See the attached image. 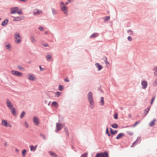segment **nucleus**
I'll use <instances>...</instances> for the list:
<instances>
[{"instance_id": "nucleus-51", "label": "nucleus", "mask_w": 157, "mask_h": 157, "mask_svg": "<svg viewBox=\"0 0 157 157\" xmlns=\"http://www.w3.org/2000/svg\"><path fill=\"white\" fill-rule=\"evenodd\" d=\"M52 11L54 14H55L56 13V11L55 10H52Z\"/></svg>"}, {"instance_id": "nucleus-38", "label": "nucleus", "mask_w": 157, "mask_h": 157, "mask_svg": "<svg viewBox=\"0 0 157 157\" xmlns=\"http://www.w3.org/2000/svg\"><path fill=\"white\" fill-rule=\"evenodd\" d=\"M16 12L19 15H21L22 14V12L21 10H17Z\"/></svg>"}, {"instance_id": "nucleus-58", "label": "nucleus", "mask_w": 157, "mask_h": 157, "mask_svg": "<svg viewBox=\"0 0 157 157\" xmlns=\"http://www.w3.org/2000/svg\"><path fill=\"white\" fill-rule=\"evenodd\" d=\"M44 46H48L47 45H44Z\"/></svg>"}, {"instance_id": "nucleus-22", "label": "nucleus", "mask_w": 157, "mask_h": 157, "mask_svg": "<svg viewBox=\"0 0 157 157\" xmlns=\"http://www.w3.org/2000/svg\"><path fill=\"white\" fill-rule=\"evenodd\" d=\"M110 132L111 133V134H113V135H114L115 134H116L117 132V130H115L113 131L112 128L110 129Z\"/></svg>"}, {"instance_id": "nucleus-8", "label": "nucleus", "mask_w": 157, "mask_h": 157, "mask_svg": "<svg viewBox=\"0 0 157 157\" xmlns=\"http://www.w3.org/2000/svg\"><path fill=\"white\" fill-rule=\"evenodd\" d=\"M18 8L17 7H12L10 8V13L14 14L16 13L18 10Z\"/></svg>"}, {"instance_id": "nucleus-35", "label": "nucleus", "mask_w": 157, "mask_h": 157, "mask_svg": "<svg viewBox=\"0 0 157 157\" xmlns=\"http://www.w3.org/2000/svg\"><path fill=\"white\" fill-rule=\"evenodd\" d=\"M101 105H104V98L103 97H102L101 98Z\"/></svg>"}, {"instance_id": "nucleus-20", "label": "nucleus", "mask_w": 157, "mask_h": 157, "mask_svg": "<svg viewBox=\"0 0 157 157\" xmlns=\"http://www.w3.org/2000/svg\"><path fill=\"white\" fill-rule=\"evenodd\" d=\"M10 109L11 110L12 114L14 115H16V112L15 108L13 107L12 108H11Z\"/></svg>"}, {"instance_id": "nucleus-1", "label": "nucleus", "mask_w": 157, "mask_h": 157, "mask_svg": "<svg viewBox=\"0 0 157 157\" xmlns=\"http://www.w3.org/2000/svg\"><path fill=\"white\" fill-rule=\"evenodd\" d=\"M87 98L89 101L90 107L93 109L94 106V103L93 99V94L91 92H89L87 95Z\"/></svg>"}, {"instance_id": "nucleus-14", "label": "nucleus", "mask_w": 157, "mask_h": 157, "mask_svg": "<svg viewBox=\"0 0 157 157\" xmlns=\"http://www.w3.org/2000/svg\"><path fill=\"white\" fill-rule=\"evenodd\" d=\"M27 78L31 81H34L35 79V76L32 74H29L27 75Z\"/></svg>"}, {"instance_id": "nucleus-7", "label": "nucleus", "mask_w": 157, "mask_h": 157, "mask_svg": "<svg viewBox=\"0 0 157 157\" xmlns=\"http://www.w3.org/2000/svg\"><path fill=\"white\" fill-rule=\"evenodd\" d=\"M6 104L7 107L9 109L12 108L13 107L12 104L9 99H7L6 100Z\"/></svg>"}, {"instance_id": "nucleus-3", "label": "nucleus", "mask_w": 157, "mask_h": 157, "mask_svg": "<svg viewBox=\"0 0 157 157\" xmlns=\"http://www.w3.org/2000/svg\"><path fill=\"white\" fill-rule=\"evenodd\" d=\"M15 38V42L17 43H19L21 41V36H20L19 33H16L14 35Z\"/></svg>"}, {"instance_id": "nucleus-46", "label": "nucleus", "mask_w": 157, "mask_h": 157, "mask_svg": "<svg viewBox=\"0 0 157 157\" xmlns=\"http://www.w3.org/2000/svg\"><path fill=\"white\" fill-rule=\"evenodd\" d=\"M127 133L130 136H132L133 135V133L130 132H127Z\"/></svg>"}, {"instance_id": "nucleus-37", "label": "nucleus", "mask_w": 157, "mask_h": 157, "mask_svg": "<svg viewBox=\"0 0 157 157\" xmlns=\"http://www.w3.org/2000/svg\"><path fill=\"white\" fill-rule=\"evenodd\" d=\"M51 56L50 55H48L46 56V58L48 59V60L51 58Z\"/></svg>"}, {"instance_id": "nucleus-36", "label": "nucleus", "mask_w": 157, "mask_h": 157, "mask_svg": "<svg viewBox=\"0 0 157 157\" xmlns=\"http://www.w3.org/2000/svg\"><path fill=\"white\" fill-rule=\"evenodd\" d=\"M24 125L25 126V127L26 128H27L29 127V124H28V123H27V122L26 121H25V123H24Z\"/></svg>"}, {"instance_id": "nucleus-50", "label": "nucleus", "mask_w": 157, "mask_h": 157, "mask_svg": "<svg viewBox=\"0 0 157 157\" xmlns=\"http://www.w3.org/2000/svg\"><path fill=\"white\" fill-rule=\"evenodd\" d=\"M106 133L107 134L109 133V131H108V127L107 128L106 131Z\"/></svg>"}, {"instance_id": "nucleus-39", "label": "nucleus", "mask_w": 157, "mask_h": 157, "mask_svg": "<svg viewBox=\"0 0 157 157\" xmlns=\"http://www.w3.org/2000/svg\"><path fill=\"white\" fill-rule=\"evenodd\" d=\"M110 19V17L109 16H107L105 17V18L104 20L105 21H107L109 20Z\"/></svg>"}, {"instance_id": "nucleus-21", "label": "nucleus", "mask_w": 157, "mask_h": 157, "mask_svg": "<svg viewBox=\"0 0 157 157\" xmlns=\"http://www.w3.org/2000/svg\"><path fill=\"white\" fill-rule=\"evenodd\" d=\"M50 155L52 156V157H56L57 155L53 152L51 151H49L48 152Z\"/></svg>"}, {"instance_id": "nucleus-28", "label": "nucleus", "mask_w": 157, "mask_h": 157, "mask_svg": "<svg viewBox=\"0 0 157 157\" xmlns=\"http://www.w3.org/2000/svg\"><path fill=\"white\" fill-rule=\"evenodd\" d=\"M17 68L20 70L23 71L24 70V68L21 66H18L17 67Z\"/></svg>"}, {"instance_id": "nucleus-34", "label": "nucleus", "mask_w": 157, "mask_h": 157, "mask_svg": "<svg viewBox=\"0 0 157 157\" xmlns=\"http://www.w3.org/2000/svg\"><path fill=\"white\" fill-rule=\"evenodd\" d=\"M25 114V112H23L20 115V118H22L24 117Z\"/></svg>"}, {"instance_id": "nucleus-30", "label": "nucleus", "mask_w": 157, "mask_h": 157, "mask_svg": "<svg viewBox=\"0 0 157 157\" xmlns=\"http://www.w3.org/2000/svg\"><path fill=\"white\" fill-rule=\"evenodd\" d=\"M63 88V86L61 85H59V86L58 89L60 91L62 90Z\"/></svg>"}, {"instance_id": "nucleus-17", "label": "nucleus", "mask_w": 157, "mask_h": 157, "mask_svg": "<svg viewBox=\"0 0 157 157\" xmlns=\"http://www.w3.org/2000/svg\"><path fill=\"white\" fill-rule=\"evenodd\" d=\"M156 121V119H154L152 121L149 123V125L150 126H153L155 124Z\"/></svg>"}, {"instance_id": "nucleus-2", "label": "nucleus", "mask_w": 157, "mask_h": 157, "mask_svg": "<svg viewBox=\"0 0 157 157\" xmlns=\"http://www.w3.org/2000/svg\"><path fill=\"white\" fill-rule=\"evenodd\" d=\"M1 125L5 127L11 128L12 126L11 124L7 121L3 119L2 120Z\"/></svg>"}, {"instance_id": "nucleus-24", "label": "nucleus", "mask_w": 157, "mask_h": 157, "mask_svg": "<svg viewBox=\"0 0 157 157\" xmlns=\"http://www.w3.org/2000/svg\"><path fill=\"white\" fill-rule=\"evenodd\" d=\"M153 70L154 71V75L155 76H157V67H155Z\"/></svg>"}, {"instance_id": "nucleus-32", "label": "nucleus", "mask_w": 157, "mask_h": 157, "mask_svg": "<svg viewBox=\"0 0 157 157\" xmlns=\"http://www.w3.org/2000/svg\"><path fill=\"white\" fill-rule=\"evenodd\" d=\"M31 41L33 43H34L36 41V40L33 36H32L31 37Z\"/></svg>"}, {"instance_id": "nucleus-40", "label": "nucleus", "mask_w": 157, "mask_h": 157, "mask_svg": "<svg viewBox=\"0 0 157 157\" xmlns=\"http://www.w3.org/2000/svg\"><path fill=\"white\" fill-rule=\"evenodd\" d=\"M87 153H86L85 154H83L81 156V157H87Z\"/></svg>"}, {"instance_id": "nucleus-16", "label": "nucleus", "mask_w": 157, "mask_h": 157, "mask_svg": "<svg viewBox=\"0 0 157 157\" xmlns=\"http://www.w3.org/2000/svg\"><path fill=\"white\" fill-rule=\"evenodd\" d=\"M124 134L123 133H120L118 134L116 137V139L119 140L124 136Z\"/></svg>"}, {"instance_id": "nucleus-55", "label": "nucleus", "mask_w": 157, "mask_h": 157, "mask_svg": "<svg viewBox=\"0 0 157 157\" xmlns=\"http://www.w3.org/2000/svg\"><path fill=\"white\" fill-rule=\"evenodd\" d=\"M107 135H108V136H110V134L109 133H108V134H107Z\"/></svg>"}, {"instance_id": "nucleus-44", "label": "nucleus", "mask_w": 157, "mask_h": 157, "mask_svg": "<svg viewBox=\"0 0 157 157\" xmlns=\"http://www.w3.org/2000/svg\"><path fill=\"white\" fill-rule=\"evenodd\" d=\"M114 118L116 119H117L118 118V115L117 113H116L114 115Z\"/></svg>"}, {"instance_id": "nucleus-19", "label": "nucleus", "mask_w": 157, "mask_h": 157, "mask_svg": "<svg viewBox=\"0 0 157 157\" xmlns=\"http://www.w3.org/2000/svg\"><path fill=\"white\" fill-rule=\"evenodd\" d=\"M29 147L30 148L31 151H34L36 150L37 148V146L36 145L35 146H34L33 145H30V146Z\"/></svg>"}, {"instance_id": "nucleus-42", "label": "nucleus", "mask_w": 157, "mask_h": 157, "mask_svg": "<svg viewBox=\"0 0 157 157\" xmlns=\"http://www.w3.org/2000/svg\"><path fill=\"white\" fill-rule=\"evenodd\" d=\"M64 81L65 82H68L69 81V80L68 79V77H67L64 79Z\"/></svg>"}, {"instance_id": "nucleus-12", "label": "nucleus", "mask_w": 157, "mask_h": 157, "mask_svg": "<svg viewBox=\"0 0 157 157\" xmlns=\"http://www.w3.org/2000/svg\"><path fill=\"white\" fill-rule=\"evenodd\" d=\"M62 127L63 125L62 124L59 123H57L56 132H57L60 130L62 128Z\"/></svg>"}, {"instance_id": "nucleus-31", "label": "nucleus", "mask_w": 157, "mask_h": 157, "mask_svg": "<svg viewBox=\"0 0 157 157\" xmlns=\"http://www.w3.org/2000/svg\"><path fill=\"white\" fill-rule=\"evenodd\" d=\"M153 84L154 86H156L157 85V78L153 82Z\"/></svg>"}, {"instance_id": "nucleus-6", "label": "nucleus", "mask_w": 157, "mask_h": 157, "mask_svg": "<svg viewBox=\"0 0 157 157\" xmlns=\"http://www.w3.org/2000/svg\"><path fill=\"white\" fill-rule=\"evenodd\" d=\"M60 7L62 10L63 12L65 14H67V8L65 6L63 2L61 3Z\"/></svg>"}, {"instance_id": "nucleus-4", "label": "nucleus", "mask_w": 157, "mask_h": 157, "mask_svg": "<svg viewBox=\"0 0 157 157\" xmlns=\"http://www.w3.org/2000/svg\"><path fill=\"white\" fill-rule=\"evenodd\" d=\"M12 75L17 76L21 77L23 75V74L20 72L15 70H12L11 72Z\"/></svg>"}, {"instance_id": "nucleus-56", "label": "nucleus", "mask_w": 157, "mask_h": 157, "mask_svg": "<svg viewBox=\"0 0 157 157\" xmlns=\"http://www.w3.org/2000/svg\"><path fill=\"white\" fill-rule=\"evenodd\" d=\"M69 2H71L73 0H68Z\"/></svg>"}, {"instance_id": "nucleus-41", "label": "nucleus", "mask_w": 157, "mask_h": 157, "mask_svg": "<svg viewBox=\"0 0 157 157\" xmlns=\"http://www.w3.org/2000/svg\"><path fill=\"white\" fill-rule=\"evenodd\" d=\"M127 32L128 33H129V34L130 35H132L133 33V32L131 30H128V31Z\"/></svg>"}, {"instance_id": "nucleus-11", "label": "nucleus", "mask_w": 157, "mask_h": 157, "mask_svg": "<svg viewBox=\"0 0 157 157\" xmlns=\"http://www.w3.org/2000/svg\"><path fill=\"white\" fill-rule=\"evenodd\" d=\"M4 47L5 48L8 50H10L11 49V45L8 43H6L4 44Z\"/></svg>"}, {"instance_id": "nucleus-52", "label": "nucleus", "mask_w": 157, "mask_h": 157, "mask_svg": "<svg viewBox=\"0 0 157 157\" xmlns=\"http://www.w3.org/2000/svg\"><path fill=\"white\" fill-rule=\"evenodd\" d=\"M20 1L25 2L27 1V0H19Z\"/></svg>"}, {"instance_id": "nucleus-5", "label": "nucleus", "mask_w": 157, "mask_h": 157, "mask_svg": "<svg viewBox=\"0 0 157 157\" xmlns=\"http://www.w3.org/2000/svg\"><path fill=\"white\" fill-rule=\"evenodd\" d=\"M95 157H109L108 154L106 152H101L96 154Z\"/></svg>"}, {"instance_id": "nucleus-43", "label": "nucleus", "mask_w": 157, "mask_h": 157, "mask_svg": "<svg viewBox=\"0 0 157 157\" xmlns=\"http://www.w3.org/2000/svg\"><path fill=\"white\" fill-rule=\"evenodd\" d=\"M139 123V121H137L132 126L133 127H135L136 125H137Z\"/></svg>"}, {"instance_id": "nucleus-27", "label": "nucleus", "mask_w": 157, "mask_h": 157, "mask_svg": "<svg viewBox=\"0 0 157 157\" xmlns=\"http://www.w3.org/2000/svg\"><path fill=\"white\" fill-rule=\"evenodd\" d=\"M111 126L113 128H117L118 126L117 124L115 123L111 125Z\"/></svg>"}, {"instance_id": "nucleus-45", "label": "nucleus", "mask_w": 157, "mask_h": 157, "mask_svg": "<svg viewBox=\"0 0 157 157\" xmlns=\"http://www.w3.org/2000/svg\"><path fill=\"white\" fill-rule=\"evenodd\" d=\"M128 40L131 41L132 40V38L130 36H129L128 37Z\"/></svg>"}, {"instance_id": "nucleus-15", "label": "nucleus", "mask_w": 157, "mask_h": 157, "mask_svg": "<svg viewBox=\"0 0 157 157\" xmlns=\"http://www.w3.org/2000/svg\"><path fill=\"white\" fill-rule=\"evenodd\" d=\"M42 13V11L38 10H35L34 11L33 14L34 15H37Z\"/></svg>"}, {"instance_id": "nucleus-10", "label": "nucleus", "mask_w": 157, "mask_h": 157, "mask_svg": "<svg viewBox=\"0 0 157 157\" xmlns=\"http://www.w3.org/2000/svg\"><path fill=\"white\" fill-rule=\"evenodd\" d=\"M141 85L142 86L143 89H145L147 85V82L145 81H144L141 82Z\"/></svg>"}, {"instance_id": "nucleus-49", "label": "nucleus", "mask_w": 157, "mask_h": 157, "mask_svg": "<svg viewBox=\"0 0 157 157\" xmlns=\"http://www.w3.org/2000/svg\"><path fill=\"white\" fill-rule=\"evenodd\" d=\"M155 97H153V98H152V100H151V105L153 103V101H154V100L155 99Z\"/></svg>"}, {"instance_id": "nucleus-13", "label": "nucleus", "mask_w": 157, "mask_h": 157, "mask_svg": "<svg viewBox=\"0 0 157 157\" xmlns=\"http://www.w3.org/2000/svg\"><path fill=\"white\" fill-rule=\"evenodd\" d=\"M34 123L36 125H38L39 123V119L36 117H34L33 118Z\"/></svg>"}, {"instance_id": "nucleus-53", "label": "nucleus", "mask_w": 157, "mask_h": 157, "mask_svg": "<svg viewBox=\"0 0 157 157\" xmlns=\"http://www.w3.org/2000/svg\"><path fill=\"white\" fill-rule=\"evenodd\" d=\"M39 67H40V70H41V71H42V70H43V69H42V67H41V66H39Z\"/></svg>"}, {"instance_id": "nucleus-33", "label": "nucleus", "mask_w": 157, "mask_h": 157, "mask_svg": "<svg viewBox=\"0 0 157 157\" xmlns=\"http://www.w3.org/2000/svg\"><path fill=\"white\" fill-rule=\"evenodd\" d=\"M26 150L24 149V150H22V155L23 156H24L26 154Z\"/></svg>"}, {"instance_id": "nucleus-9", "label": "nucleus", "mask_w": 157, "mask_h": 157, "mask_svg": "<svg viewBox=\"0 0 157 157\" xmlns=\"http://www.w3.org/2000/svg\"><path fill=\"white\" fill-rule=\"evenodd\" d=\"M13 21H19L24 19V17L22 16L20 17H13Z\"/></svg>"}, {"instance_id": "nucleus-47", "label": "nucleus", "mask_w": 157, "mask_h": 157, "mask_svg": "<svg viewBox=\"0 0 157 157\" xmlns=\"http://www.w3.org/2000/svg\"><path fill=\"white\" fill-rule=\"evenodd\" d=\"M136 141H135L134 142V143L132 144V145L131 146V147H134V145H136Z\"/></svg>"}, {"instance_id": "nucleus-26", "label": "nucleus", "mask_w": 157, "mask_h": 157, "mask_svg": "<svg viewBox=\"0 0 157 157\" xmlns=\"http://www.w3.org/2000/svg\"><path fill=\"white\" fill-rule=\"evenodd\" d=\"M52 105L55 106L56 107H57L58 104L56 102L53 101L52 102Z\"/></svg>"}, {"instance_id": "nucleus-18", "label": "nucleus", "mask_w": 157, "mask_h": 157, "mask_svg": "<svg viewBox=\"0 0 157 157\" xmlns=\"http://www.w3.org/2000/svg\"><path fill=\"white\" fill-rule=\"evenodd\" d=\"M95 65L98 68V70H101L103 68V67L102 66L100 65L99 63H95Z\"/></svg>"}, {"instance_id": "nucleus-23", "label": "nucleus", "mask_w": 157, "mask_h": 157, "mask_svg": "<svg viewBox=\"0 0 157 157\" xmlns=\"http://www.w3.org/2000/svg\"><path fill=\"white\" fill-rule=\"evenodd\" d=\"M98 34L97 33H95L93 34L90 36V38L95 37L97 36Z\"/></svg>"}, {"instance_id": "nucleus-48", "label": "nucleus", "mask_w": 157, "mask_h": 157, "mask_svg": "<svg viewBox=\"0 0 157 157\" xmlns=\"http://www.w3.org/2000/svg\"><path fill=\"white\" fill-rule=\"evenodd\" d=\"M39 29L41 31H42L44 30V28L42 27H40L39 28Z\"/></svg>"}, {"instance_id": "nucleus-25", "label": "nucleus", "mask_w": 157, "mask_h": 157, "mask_svg": "<svg viewBox=\"0 0 157 157\" xmlns=\"http://www.w3.org/2000/svg\"><path fill=\"white\" fill-rule=\"evenodd\" d=\"M8 21V20H4L2 23V25L4 26L7 23Z\"/></svg>"}, {"instance_id": "nucleus-54", "label": "nucleus", "mask_w": 157, "mask_h": 157, "mask_svg": "<svg viewBox=\"0 0 157 157\" xmlns=\"http://www.w3.org/2000/svg\"><path fill=\"white\" fill-rule=\"evenodd\" d=\"M15 151L17 152H18L19 151V150L17 149H16Z\"/></svg>"}, {"instance_id": "nucleus-57", "label": "nucleus", "mask_w": 157, "mask_h": 157, "mask_svg": "<svg viewBox=\"0 0 157 157\" xmlns=\"http://www.w3.org/2000/svg\"><path fill=\"white\" fill-rule=\"evenodd\" d=\"M68 4V2H66V5H67Z\"/></svg>"}, {"instance_id": "nucleus-29", "label": "nucleus", "mask_w": 157, "mask_h": 157, "mask_svg": "<svg viewBox=\"0 0 157 157\" xmlns=\"http://www.w3.org/2000/svg\"><path fill=\"white\" fill-rule=\"evenodd\" d=\"M61 94V93L59 92H57L55 93L56 96L58 97Z\"/></svg>"}]
</instances>
